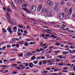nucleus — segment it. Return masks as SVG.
I'll return each instance as SVG.
<instances>
[{"instance_id":"obj_13","label":"nucleus","mask_w":75,"mask_h":75,"mask_svg":"<svg viewBox=\"0 0 75 75\" xmlns=\"http://www.w3.org/2000/svg\"><path fill=\"white\" fill-rule=\"evenodd\" d=\"M70 17L69 16H68V15H66L65 16V19H69Z\"/></svg>"},{"instance_id":"obj_31","label":"nucleus","mask_w":75,"mask_h":75,"mask_svg":"<svg viewBox=\"0 0 75 75\" xmlns=\"http://www.w3.org/2000/svg\"><path fill=\"white\" fill-rule=\"evenodd\" d=\"M12 24L13 25H16V23L15 22H13Z\"/></svg>"},{"instance_id":"obj_9","label":"nucleus","mask_w":75,"mask_h":75,"mask_svg":"<svg viewBox=\"0 0 75 75\" xmlns=\"http://www.w3.org/2000/svg\"><path fill=\"white\" fill-rule=\"evenodd\" d=\"M7 30L10 33H11V34H12V33H13V31H12V30H11V28H8Z\"/></svg>"},{"instance_id":"obj_21","label":"nucleus","mask_w":75,"mask_h":75,"mask_svg":"<svg viewBox=\"0 0 75 75\" xmlns=\"http://www.w3.org/2000/svg\"><path fill=\"white\" fill-rule=\"evenodd\" d=\"M28 45H29V43H28V42H26L25 44V46H26V47L28 46Z\"/></svg>"},{"instance_id":"obj_24","label":"nucleus","mask_w":75,"mask_h":75,"mask_svg":"<svg viewBox=\"0 0 75 75\" xmlns=\"http://www.w3.org/2000/svg\"><path fill=\"white\" fill-rule=\"evenodd\" d=\"M60 3L62 5H63V4H64V1L62 0L61 1Z\"/></svg>"},{"instance_id":"obj_54","label":"nucleus","mask_w":75,"mask_h":75,"mask_svg":"<svg viewBox=\"0 0 75 75\" xmlns=\"http://www.w3.org/2000/svg\"><path fill=\"white\" fill-rule=\"evenodd\" d=\"M15 15L16 16L18 17V14L15 13Z\"/></svg>"},{"instance_id":"obj_18","label":"nucleus","mask_w":75,"mask_h":75,"mask_svg":"<svg viewBox=\"0 0 75 75\" xmlns=\"http://www.w3.org/2000/svg\"><path fill=\"white\" fill-rule=\"evenodd\" d=\"M29 64V67H30V68H32L33 67V64L31 63L30 64V63Z\"/></svg>"},{"instance_id":"obj_51","label":"nucleus","mask_w":75,"mask_h":75,"mask_svg":"<svg viewBox=\"0 0 75 75\" xmlns=\"http://www.w3.org/2000/svg\"><path fill=\"white\" fill-rule=\"evenodd\" d=\"M55 52H57V53H60V51H55Z\"/></svg>"},{"instance_id":"obj_32","label":"nucleus","mask_w":75,"mask_h":75,"mask_svg":"<svg viewBox=\"0 0 75 75\" xmlns=\"http://www.w3.org/2000/svg\"><path fill=\"white\" fill-rule=\"evenodd\" d=\"M12 41H13L14 42H16V38H13L12 39Z\"/></svg>"},{"instance_id":"obj_49","label":"nucleus","mask_w":75,"mask_h":75,"mask_svg":"<svg viewBox=\"0 0 75 75\" xmlns=\"http://www.w3.org/2000/svg\"><path fill=\"white\" fill-rule=\"evenodd\" d=\"M40 51H44V50H45V49H43L41 48H40Z\"/></svg>"},{"instance_id":"obj_28","label":"nucleus","mask_w":75,"mask_h":75,"mask_svg":"<svg viewBox=\"0 0 75 75\" xmlns=\"http://www.w3.org/2000/svg\"><path fill=\"white\" fill-rule=\"evenodd\" d=\"M3 32H4V33H7V31L6 30V29L5 28H3Z\"/></svg>"},{"instance_id":"obj_20","label":"nucleus","mask_w":75,"mask_h":75,"mask_svg":"<svg viewBox=\"0 0 75 75\" xmlns=\"http://www.w3.org/2000/svg\"><path fill=\"white\" fill-rule=\"evenodd\" d=\"M35 58V56H34L31 57V60H34Z\"/></svg>"},{"instance_id":"obj_43","label":"nucleus","mask_w":75,"mask_h":75,"mask_svg":"<svg viewBox=\"0 0 75 75\" xmlns=\"http://www.w3.org/2000/svg\"><path fill=\"white\" fill-rule=\"evenodd\" d=\"M42 44H43V42H42V41H41L40 42V46H42Z\"/></svg>"},{"instance_id":"obj_46","label":"nucleus","mask_w":75,"mask_h":75,"mask_svg":"<svg viewBox=\"0 0 75 75\" xmlns=\"http://www.w3.org/2000/svg\"><path fill=\"white\" fill-rule=\"evenodd\" d=\"M23 53H22V54H20L19 55V57H23Z\"/></svg>"},{"instance_id":"obj_29","label":"nucleus","mask_w":75,"mask_h":75,"mask_svg":"<svg viewBox=\"0 0 75 75\" xmlns=\"http://www.w3.org/2000/svg\"><path fill=\"white\" fill-rule=\"evenodd\" d=\"M18 25V27H20V28H23V26L21 25H20V24H19V25Z\"/></svg>"},{"instance_id":"obj_35","label":"nucleus","mask_w":75,"mask_h":75,"mask_svg":"<svg viewBox=\"0 0 75 75\" xmlns=\"http://www.w3.org/2000/svg\"><path fill=\"white\" fill-rule=\"evenodd\" d=\"M67 54V52H63V55H66Z\"/></svg>"},{"instance_id":"obj_30","label":"nucleus","mask_w":75,"mask_h":75,"mask_svg":"<svg viewBox=\"0 0 75 75\" xmlns=\"http://www.w3.org/2000/svg\"><path fill=\"white\" fill-rule=\"evenodd\" d=\"M6 47V46H4L2 48V50H4L5 49Z\"/></svg>"},{"instance_id":"obj_57","label":"nucleus","mask_w":75,"mask_h":75,"mask_svg":"<svg viewBox=\"0 0 75 75\" xmlns=\"http://www.w3.org/2000/svg\"><path fill=\"white\" fill-rule=\"evenodd\" d=\"M18 36H21V33H20L18 34Z\"/></svg>"},{"instance_id":"obj_3","label":"nucleus","mask_w":75,"mask_h":75,"mask_svg":"<svg viewBox=\"0 0 75 75\" xmlns=\"http://www.w3.org/2000/svg\"><path fill=\"white\" fill-rule=\"evenodd\" d=\"M36 10V7L35 6H33L31 7V11L32 12H34Z\"/></svg>"},{"instance_id":"obj_62","label":"nucleus","mask_w":75,"mask_h":75,"mask_svg":"<svg viewBox=\"0 0 75 75\" xmlns=\"http://www.w3.org/2000/svg\"><path fill=\"white\" fill-rule=\"evenodd\" d=\"M16 45V44H13L12 45V47H15Z\"/></svg>"},{"instance_id":"obj_1","label":"nucleus","mask_w":75,"mask_h":75,"mask_svg":"<svg viewBox=\"0 0 75 75\" xmlns=\"http://www.w3.org/2000/svg\"><path fill=\"white\" fill-rule=\"evenodd\" d=\"M42 11L43 13H47V14H48V12H49V11H48V9L47 8L46 9L45 8H42Z\"/></svg>"},{"instance_id":"obj_55","label":"nucleus","mask_w":75,"mask_h":75,"mask_svg":"<svg viewBox=\"0 0 75 75\" xmlns=\"http://www.w3.org/2000/svg\"><path fill=\"white\" fill-rule=\"evenodd\" d=\"M15 40H16V41H19L20 40V39L18 38H15Z\"/></svg>"},{"instance_id":"obj_16","label":"nucleus","mask_w":75,"mask_h":75,"mask_svg":"<svg viewBox=\"0 0 75 75\" xmlns=\"http://www.w3.org/2000/svg\"><path fill=\"white\" fill-rule=\"evenodd\" d=\"M24 41H20L18 43V44H19L20 45H22L23 44Z\"/></svg>"},{"instance_id":"obj_36","label":"nucleus","mask_w":75,"mask_h":75,"mask_svg":"<svg viewBox=\"0 0 75 75\" xmlns=\"http://www.w3.org/2000/svg\"><path fill=\"white\" fill-rule=\"evenodd\" d=\"M18 2L19 3H22V1L21 0H18Z\"/></svg>"},{"instance_id":"obj_58","label":"nucleus","mask_w":75,"mask_h":75,"mask_svg":"<svg viewBox=\"0 0 75 75\" xmlns=\"http://www.w3.org/2000/svg\"><path fill=\"white\" fill-rule=\"evenodd\" d=\"M39 65H42V62H40V63L39 64Z\"/></svg>"},{"instance_id":"obj_14","label":"nucleus","mask_w":75,"mask_h":75,"mask_svg":"<svg viewBox=\"0 0 75 75\" xmlns=\"http://www.w3.org/2000/svg\"><path fill=\"white\" fill-rule=\"evenodd\" d=\"M16 58L11 59H9V61L10 62H12V61H16Z\"/></svg>"},{"instance_id":"obj_42","label":"nucleus","mask_w":75,"mask_h":75,"mask_svg":"<svg viewBox=\"0 0 75 75\" xmlns=\"http://www.w3.org/2000/svg\"><path fill=\"white\" fill-rule=\"evenodd\" d=\"M51 75H57V74L56 73L51 74Z\"/></svg>"},{"instance_id":"obj_48","label":"nucleus","mask_w":75,"mask_h":75,"mask_svg":"<svg viewBox=\"0 0 75 75\" xmlns=\"http://www.w3.org/2000/svg\"><path fill=\"white\" fill-rule=\"evenodd\" d=\"M17 29V27L15 26L13 27V30H16Z\"/></svg>"},{"instance_id":"obj_19","label":"nucleus","mask_w":75,"mask_h":75,"mask_svg":"<svg viewBox=\"0 0 75 75\" xmlns=\"http://www.w3.org/2000/svg\"><path fill=\"white\" fill-rule=\"evenodd\" d=\"M54 11H58V8L54 7Z\"/></svg>"},{"instance_id":"obj_17","label":"nucleus","mask_w":75,"mask_h":75,"mask_svg":"<svg viewBox=\"0 0 75 75\" xmlns=\"http://www.w3.org/2000/svg\"><path fill=\"white\" fill-rule=\"evenodd\" d=\"M22 10H25V11H26V12H27V13H30V11L27 10V9H26L25 8H22Z\"/></svg>"},{"instance_id":"obj_52","label":"nucleus","mask_w":75,"mask_h":75,"mask_svg":"<svg viewBox=\"0 0 75 75\" xmlns=\"http://www.w3.org/2000/svg\"><path fill=\"white\" fill-rule=\"evenodd\" d=\"M36 59L38 60V59H40V57H37Z\"/></svg>"},{"instance_id":"obj_37","label":"nucleus","mask_w":75,"mask_h":75,"mask_svg":"<svg viewBox=\"0 0 75 75\" xmlns=\"http://www.w3.org/2000/svg\"><path fill=\"white\" fill-rule=\"evenodd\" d=\"M52 59L49 60H48V62H52Z\"/></svg>"},{"instance_id":"obj_63","label":"nucleus","mask_w":75,"mask_h":75,"mask_svg":"<svg viewBox=\"0 0 75 75\" xmlns=\"http://www.w3.org/2000/svg\"><path fill=\"white\" fill-rule=\"evenodd\" d=\"M45 57L44 56H42L41 57L42 59H45Z\"/></svg>"},{"instance_id":"obj_53","label":"nucleus","mask_w":75,"mask_h":75,"mask_svg":"<svg viewBox=\"0 0 75 75\" xmlns=\"http://www.w3.org/2000/svg\"><path fill=\"white\" fill-rule=\"evenodd\" d=\"M30 69V68H29V67H28L26 69H26L27 70H28V69Z\"/></svg>"},{"instance_id":"obj_47","label":"nucleus","mask_w":75,"mask_h":75,"mask_svg":"<svg viewBox=\"0 0 75 75\" xmlns=\"http://www.w3.org/2000/svg\"><path fill=\"white\" fill-rule=\"evenodd\" d=\"M67 6L68 7H70V4H67Z\"/></svg>"},{"instance_id":"obj_64","label":"nucleus","mask_w":75,"mask_h":75,"mask_svg":"<svg viewBox=\"0 0 75 75\" xmlns=\"http://www.w3.org/2000/svg\"><path fill=\"white\" fill-rule=\"evenodd\" d=\"M46 62L45 61L43 62V64H46Z\"/></svg>"},{"instance_id":"obj_50","label":"nucleus","mask_w":75,"mask_h":75,"mask_svg":"<svg viewBox=\"0 0 75 75\" xmlns=\"http://www.w3.org/2000/svg\"><path fill=\"white\" fill-rule=\"evenodd\" d=\"M57 71H60L61 70V69H57Z\"/></svg>"},{"instance_id":"obj_60","label":"nucleus","mask_w":75,"mask_h":75,"mask_svg":"<svg viewBox=\"0 0 75 75\" xmlns=\"http://www.w3.org/2000/svg\"><path fill=\"white\" fill-rule=\"evenodd\" d=\"M25 66H26V67H28V63H26L25 64Z\"/></svg>"},{"instance_id":"obj_56","label":"nucleus","mask_w":75,"mask_h":75,"mask_svg":"<svg viewBox=\"0 0 75 75\" xmlns=\"http://www.w3.org/2000/svg\"><path fill=\"white\" fill-rule=\"evenodd\" d=\"M67 67H65L63 68V69H64V70H67Z\"/></svg>"},{"instance_id":"obj_45","label":"nucleus","mask_w":75,"mask_h":75,"mask_svg":"<svg viewBox=\"0 0 75 75\" xmlns=\"http://www.w3.org/2000/svg\"><path fill=\"white\" fill-rule=\"evenodd\" d=\"M13 51H17V50L16 49H14L13 50Z\"/></svg>"},{"instance_id":"obj_25","label":"nucleus","mask_w":75,"mask_h":75,"mask_svg":"<svg viewBox=\"0 0 75 75\" xmlns=\"http://www.w3.org/2000/svg\"><path fill=\"white\" fill-rule=\"evenodd\" d=\"M7 10L9 12H10L11 13H13V12L12 11H11V10L10 9H7Z\"/></svg>"},{"instance_id":"obj_22","label":"nucleus","mask_w":75,"mask_h":75,"mask_svg":"<svg viewBox=\"0 0 75 75\" xmlns=\"http://www.w3.org/2000/svg\"><path fill=\"white\" fill-rule=\"evenodd\" d=\"M36 43V42H30L29 43V44H30V45H32V44H35Z\"/></svg>"},{"instance_id":"obj_26","label":"nucleus","mask_w":75,"mask_h":75,"mask_svg":"<svg viewBox=\"0 0 75 75\" xmlns=\"http://www.w3.org/2000/svg\"><path fill=\"white\" fill-rule=\"evenodd\" d=\"M62 72H67V73H68V71H67V70H62Z\"/></svg>"},{"instance_id":"obj_7","label":"nucleus","mask_w":75,"mask_h":75,"mask_svg":"<svg viewBox=\"0 0 75 75\" xmlns=\"http://www.w3.org/2000/svg\"><path fill=\"white\" fill-rule=\"evenodd\" d=\"M8 21L9 23L12 24L13 22H14V21L10 19V18H8Z\"/></svg>"},{"instance_id":"obj_44","label":"nucleus","mask_w":75,"mask_h":75,"mask_svg":"<svg viewBox=\"0 0 75 75\" xmlns=\"http://www.w3.org/2000/svg\"><path fill=\"white\" fill-rule=\"evenodd\" d=\"M33 63H34V64H37V63H38V62H37V61H34Z\"/></svg>"},{"instance_id":"obj_39","label":"nucleus","mask_w":75,"mask_h":75,"mask_svg":"<svg viewBox=\"0 0 75 75\" xmlns=\"http://www.w3.org/2000/svg\"><path fill=\"white\" fill-rule=\"evenodd\" d=\"M59 45H61V44H59V42H57L56 43V45H57V46H59Z\"/></svg>"},{"instance_id":"obj_40","label":"nucleus","mask_w":75,"mask_h":75,"mask_svg":"<svg viewBox=\"0 0 75 75\" xmlns=\"http://www.w3.org/2000/svg\"><path fill=\"white\" fill-rule=\"evenodd\" d=\"M74 58H75V55H73V56L72 57H71V59H74Z\"/></svg>"},{"instance_id":"obj_10","label":"nucleus","mask_w":75,"mask_h":75,"mask_svg":"<svg viewBox=\"0 0 75 75\" xmlns=\"http://www.w3.org/2000/svg\"><path fill=\"white\" fill-rule=\"evenodd\" d=\"M72 12V8H70L69 9V15H71Z\"/></svg>"},{"instance_id":"obj_11","label":"nucleus","mask_w":75,"mask_h":75,"mask_svg":"<svg viewBox=\"0 0 75 75\" xmlns=\"http://www.w3.org/2000/svg\"><path fill=\"white\" fill-rule=\"evenodd\" d=\"M17 65V64H11V66L13 67H17L18 66Z\"/></svg>"},{"instance_id":"obj_6","label":"nucleus","mask_w":75,"mask_h":75,"mask_svg":"<svg viewBox=\"0 0 75 75\" xmlns=\"http://www.w3.org/2000/svg\"><path fill=\"white\" fill-rule=\"evenodd\" d=\"M42 5L41 4L39 5L37 11H40L41 8H42Z\"/></svg>"},{"instance_id":"obj_27","label":"nucleus","mask_w":75,"mask_h":75,"mask_svg":"<svg viewBox=\"0 0 75 75\" xmlns=\"http://www.w3.org/2000/svg\"><path fill=\"white\" fill-rule=\"evenodd\" d=\"M55 60H56V62H59L60 61V60L58 58H55Z\"/></svg>"},{"instance_id":"obj_12","label":"nucleus","mask_w":75,"mask_h":75,"mask_svg":"<svg viewBox=\"0 0 75 75\" xmlns=\"http://www.w3.org/2000/svg\"><path fill=\"white\" fill-rule=\"evenodd\" d=\"M27 6V4H22V6L23 7H26Z\"/></svg>"},{"instance_id":"obj_8","label":"nucleus","mask_w":75,"mask_h":75,"mask_svg":"<svg viewBox=\"0 0 75 75\" xmlns=\"http://www.w3.org/2000/svg\"><path fill=\"white\" fill-rule=\"evenodd\" d=\"M50 36V34H45V37L44 38V39H46V40H48V39L47 37H48Z\"/></svg>"},{"instance_id":"obj_4","label":"nucleus","mask_w":75,"mask_h":75,"mask_svg":"<svg viewBox=\"0 0 75 75\" xmlns=\"http://www.w3.org/2000/svg\"><path fill=\"white\" fill-rule=\"evenodd\" d=\"M47 3L48 4L49 6H51L53 5V2H52V1H47Z\"/></svg>"},{"instance_id":"obj_5","label":"nucleus","mask_w":75,"mask_h":75,"mask_svg":"<svg viewBox=\"0 0 75 75\" xmlns=\"http://www.w3.org/2000/svg\"><path fill=\"white\" fill-rule=\"evenodd\" d=\"M54 14V11H51L50 13H48L47 15V16L49 17H51L52 16V14Z\"/></svg>"},{"instance_id":"obj_2","label":"nucleus","mask_w":75,"mask_h":75,"mask_svg":"<svg viewBox=\"0 0 75 75\" xmlns=\"http://www.w3.org/2000/svg\"><path fill=\"white\" fill-rule=\"evenodd\" d=\"M59 17L61 20L63 19L64 17V13H60L59 15Z\"/></svg>"},{"instance_id":"obj_38","label":"nucleus","mask_w":75,"mask_h":75,"mask_svg":"<svg viewBox=\"0 0 75 75\" xmlns=\"http://www.w3.org/2000/svg\"><path fill=\"white\" fill-rule=\"evenodd\" d=\"M67 44H69V45H73V44H71V43H69V42H67Z\"/></svg>"},{"instance_id":"obj_33","label":"nucleus","mask_w":75,"mask_h":75,"mask_svg":"<svg viewBox=\"0 0 75 75\" xmlns=\"http://www.w3.org/2000/svg\"><path fill=\"white\" fill-rule=\"evenodd\" d=\"M6 47H7V48H11V46H10V45H9L6 46Z\"/></svg>"},{"instance_id":"obj_15","label":"nucleus","mask_w":75,"mask_h":75,"mask_svg":"<svg viewBox=\"0 0 75 75\" xmlns=\"http://www.w3.org/2000/svg\"><path fill=\"white\" fill-rule=\"evenodd\" d=\"M6 14L8 17L7 18V20H8V18H10V15L9 14H8V13L7 12L6 13Z\"/></svg>"},{"instance_id":"obj_59","label":"nucleus","mask_w":75,"mask_h":75,"mask_svg":"<svg viewBox=\"0 0 75 75\" xmlns=\"http://www.w3.org/2000/svg\"><path fill=\"white\" fill-rule=\"evenodd\" d=\"M27 28L28 29V28H30V26L28 25H27Z\"/></svg>"},{"instance_id":"obj_41","label":"nucleus","mask_w":75,"mask_h":75,"mask_svg":"<svg viewBox=\"0 0 75 75\" xmlns=\"http://www.w3.org/2000/svg\"><path fill=\"white\" fill-rule=\"evenodd\" d=\"M30 54H31V53H27L26 54V56H28V55H30Z\"/></svg>"},{"instance_id":"obj_34","label":"nucleus","mask_w":75,"mask_h":75,"mask_svg":"<svg viewBox=\"0 0 75 75\" xmlns=\"http://www.w3.org/2000/svg\"><path fill=\"white\" fill-rule=\"evenodd\" d=\"M25 41H30V40H31L30 39H25Z\"/></svg>"},{"instance_id":"obj_23","label":"nucleus","mask_w":75,"mask_h":75,"mask_svg":"<svg viewBox=\"0 0 75 75\" xmlns=\"http://www.w3.org/2000/svg\"><path fill=\"white\" fill-rule=\"evenodd\" d=\"M59 5V4L58 3L55 4V6H54L55 7H57L58 8V6Z\"/></svg>"},{"instance_id":"obj_61","label":"nucleus","mask_w":75,"mask_h":75,"mask_svg":"<svg viewBox=\"0 0 75 75\" xmlns=\"http://www.w3.org/2000/svg\"><path fill=\"white\" fill-rule=\"evenodd\" d=\"M46 45V44H44L42 45V47H45Z\"/></svg>"}]
</instances>
